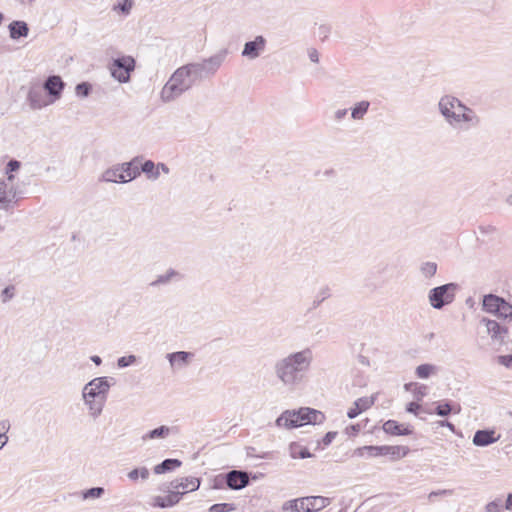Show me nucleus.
<instances>
[{
  "mask_svg": "<svg viewBox=\"0 0 512 512\" xmlns=\"http://www.w3.org/2000/svg\"><path fill=\"white\" fill-rule=\"evenodd\" d=\"M330 33H331V27L329 25L322 24L319 26L318 34L322 40H325L326 38H328Z\"/></svg>",
  "mask_w": 512,
  "mask_h": 512,
  "instance_id": "4d7b16f0",
  "label": "nucleus"
},
{
  "mask_svg": "<svg viewBox=\"0 0 512 512\" xmlns=\"http://www.w3.org/2000/svg\"><path fill=\"white\" fill-rule=\"evenodd\" d=\"M383 430L387 434L391 435H409L411 430L408 426L399 424L397 421L388 420L383 424Z\"/></svg>",
  "mask_w": 512,
  "mask_h": 512,
  "instance_id": "b1692460",
  "label": "nucleus"
},
{
  "mask_svg": "<svg viewBox=\"0 0 512 512\" xmlns=\"http://www.w3.org/2000/svg\"><path fill=\"white\" fill-rule=\"evenodd\" d=\"M383 446H363L354 451L358 457H378L383 456Z\"/></svg>",
  "mask_w": 512,
  "mask_h": 512,
  "instance_id": "c85d7f7f",
  "label": "nucleus"
},
{
  "mask_svg": "<svg viewBox=\"0 0 512 512\" xmlns=\"http://www.w3.org/2000/svg\"><path fill=\"white\" fill-rule=\"evenodd\" d=\"M101 181L107 183H125L123 174V166L121 164L114 165L106 169L101 175Z\"/></svg>",
  "mask_w": 512,
  "mask_h": 512,
  "instance_id": "a211bd4d",
  "label": "nucleus"
},
{
  "mask_svg": "<svg viewBox=\"0 0 512 512\" xmlns=\"http://www.w3.org/2000/svg\"><path fill=\"white\" fill-rule=\"evenodd\" d=\"M500 507H501V500L496 499L494 501L489 502L485 508H486V512H501Z\"/></svg>",
  "mask_w": 512,
  "mask_h": 512,
  "instance_id": "603ef678",
  "label": "nucleus"
},
{
  "mask_svg": "<svg viewBox=\"0 0 512 512\" xmlns=\"http://www.w3.org/2000/svg\"><path fill=\"white\" fill-rule=\"evenodd\" d=\"M267 40L262 35H257L253 40L247 41L242 49L241 56L248 60H255L266 50Z\"/></svg>",
  "mask_w": 512,
  "mask_h": 512,
  "instance_id": "9b49d317",
  "label": "nucleus"
},
{
  "mask_svg": "<svg viewBox=\"0 0 512 512\" xmlns=\"http://www.w3.org/2000/svg\"><path fill=\"white\" fill-rule=\"evenodd\" d=\"M44 90L51 97L50 104L59 100L65 88V82L58 75L49 76L43 83Z\"/></svg>",
  "mask_w": 512,
  "mask_h": 512,
  "instance_id": "f8f14e48",
  "label": "nucleus"
},
{
  "mask_svg": "<svg viewBox=\"0 0 512 512\" xmlns=\"http://www.w3.org/2000/svg\"><path fill=\"white\" fill-rule=\"evenodd\" d=\"M360 410H358L355 406L351 407L348 412H347V416L350 418V419H354L355 417H357L359 414H360Z\"/></svg>",
  "mask_w": 512,
  "mask_h": 512,
  "instance_id": "680f3d73",
  "label": "nucleus"
},
{
  "mask_svg": "<svg viewBox=\"0 0 512 512\" xmlns=\"http://www.w3.org/2000/svg\"><path fill=\"white\" fill-rule=\"evenodd\" d=\"M10 429V423L8 420L0 421V448H3L8 442V436L6 435Z\"/></svg>",
  "mask_w": 512,
  "mask_h": 512,
  "instance_id": "79ce46f5",
  "label": "nucleus"
},
{
  "mask_svg": "<svg viewBox=\"0 0 512 512\" xmlns=\"http://www.w3.org/2000/svg\"><path fill=\"white\" fill-rule=\"evenodd\" d=\"M439 368L433 364H421L416 367L415 374L420 379H427L432 375H436L438 373Z\"/></svg>",
  "mask_w": 512,
  "mask_h": 512,
  "instance_id": "7c9ffc66",
  "label": "nucleus"
},
{
  "mask_svg": "<svg viewBox=\"0 0 512 512\" xmlns=\"http://www.w3.org/2000/svg\"><path fill=\"white\" fill-rule=\"evenodd\" d=\"M370 108V102L362 100L354 104L351 108V118L355 121L363 120Z\"/></svg>",
  "mask_w": 512,
  "mask_h": 512,
  "instance_id": "bb28decb",
  "label": "nucleus"
},
{
  "mask_svg": "<svg viewBox=\"0 0 512 512\" xmlns=\"http://www.w3.org/2000/svg\"><path fill=\"white\" fill-rule=\"evenodd\" d=\"M496 316L500 319H511L512 318V305L501 298L500 305Z\"/></svg>",
  "mask_w": 512,
  "mask_h": 512,
  "instance_id": "c9c22d12",
  "label": "nucleus"
},
{
  "mask_svg": "<svg viewBox=\"0 0 512 512\" xmlns=\"http://www.w3.org/2000/svg\"><path fill=\"white\" fill-rule=\"evenodd\" d=\"M9 36L13 40H18L23 37H27L29 33V27L26 22L15 20L8 25Z\"/></svg>",
  "mask_w": 512,
  "mask_h": 512,
  "instance_id": "6ab92c4d",
  "label": "nucleus"
},
{
  "mask_svg": "<svg viewBox=\"0 0 512 512\" xmlns=\"http://www.w3.org/2000/svg\"><path fill=\"white\" fill-rule=\"evenodd\" d=\"M27 100L32 109L38 110L46 107L50 102L46 101L39 89H30L28 92Z\"/></svg>",
  "mask_w": 512,
  "mask_h": 512,
  "instance_id": "4be33fe9",
  "label": "nucleus"
},
{
  "mask_svg": "<svg viewBox=\"0 0 512 512\" xmlns=\"http://www.w3.org/2000/svg\"><path fill=\"white\" fill-rule=\"evenodd\" d=\"M176 276H178V272L173 269H169L164 274L158 275L157 278L151 282V286L157 287L160 285L168 284Z\"/></svg>",
  "mask_w": 512,
  "mask_h": 512,
  "instance_id": "f704fd0d",
  "label": "nucleus"
},
{
  "mask_svg": "<svg viewBox=\"0 0 512 512\" xmlns=\"http://www.w3.org/2000/svg\"><path fill=\"white\" fill-rule=\"evenodd\" d=\"M91 85L87 82H82L76 85L75 93L80 97H87L90 94Z\"/></svg>",
  "mask_w": 512,
  "mask_h": 512,
  "instance_id": "a18cd8bd",
  "label": "nucleus"
},
{
  "mask_svg": "<svg viewBox=\"0 0 512 512\" xmlns=\"http://www.w3.org/2000/svg\"><path fill=\"white\" fill-rule=\"evenodd\" d=\"M282 510L291 512H308L307 496L284 502L282 505Z\"/></svg>",
  "mask_w": 512,
  "mask_h": 512,
  "instance_id": "393cba45",
  "label": "nucleus"
},
{
  "mask_svg": "<svg viewBox=\"0 0 512 512\" xmlns=\"http://www.w3.org/2000/svg\"><path fill=\"white\" fill-rule=\"evenodd\" d=\"M420 408V405L416 402H410L407 407L406 411L409 413L416 414L417 410Z\"/></svg>",
  "mask_w": 512,
  "mask_h": 512,
  "instance_id": "052dcab7",
  "label": "nucleus"
},
{
  "mask_svg": "<svg viewBox=\"0 0 512 512\" xmlns=\"http://www.w3.org/2000/svg\"><path fill=\"white\" fill-rule=\"evenodd\" d=\"M437 110L444 122L454 131L468 132L481 125V117L474 109L452 94L442 95Z\"/></svg>",
  "mask_w": 512,
  "mask_h": 512,
  "instance_id": "f03ea898",
  "label": "nucleus"
},
{
  "mask_svg": "<svg viewBox=\"0 0 512 512\" xmlns=\"http://www.w3.org/2000/svg\"><path fill=\"white\" fill-rule=\"evenodd\" d=\"M114 383V379L107 376L93 378L84 385L81 393L82 400L94 398L107 401L109 390Z\"/></svg>",
  "mask_w": 512,
  "mask_h": 512,
  "instance_id": "423d86ee",
  "label": "nucleus"
},
{
  "mask_svg": "<svg viewBox=\"0 0 512 512\" xmlns=\"http://www.w3.org/2000/svg\"><path fill=\"white\" fill-rule=\"evenodd\" d=\"M375 400L376 395H372L370 397H361L354 402V406L360 410V412H363L369 409L374 404Z\"/></svg>",
  "mask_w": 512,
  "mask_h": 512,
  "instance_id": "4c0bfd02",
  "label": "nucleus"
},
{
  "mask_svg": "<svg viewBox=\"0 0 512 512\" xmlns=\"http://www.w3.org/2000/svg\"><path fill=\"white\" fill-rule=\"evenodd\" d=\"M172 373H178L190 366L194 359V353L188 351H176L167 353L165 356Z\"/></svg>",
  "mask_w": 512,
  "mask_h": 512,
  "instance_id": "9d476101",
  "label": "nucleus"
},
{
  "mask_svg": "<svg viewBox=\"0 0 512 512\" xmlns=\"http://www.w3.org/2000/svg\"><path fill=\"white\" fill-rule=\"evenodd\" d=\"M108 68L113 79L119 83H128L136 68V61L130 55H122L113 59Z\"/></svg>",
  "mask_w": 512,
  "mask_h": 512,
  "instance_id": "0eeeda50",
  "label": "nucleus"
},
{
  "mask_svg": "<svg viewBox=\"0 0 512 512\" xmlns=\"http://www.w3.org/2000/svg\"><path fill=\"white\" fill-rule=\"evenodd\" d=\"M149 475V470L146 467H141L131 470L127 476L131 481H137L139 478L142 480H147Z\"/></svg>",
  "mask_w": 512,
  "mask_h": 512,
  "instance_id": "ea45409f",
  "label": "nucleus"
},
{
  "mask_svg": "<svg viewBox=\"0 0 512 512\" xmlns=\"http://www.w3.org/2000/svg\"><path fill=\"white\" fill-rule=\"evenodd\" d=\"M14 176L9 175L6 179L0 180V209L9 210L15 206L19 196L13 184Z\"/></svg>",
  "mask_w": 512,
  "mask_h": 512,
  "instance_id": "1a4fd4ad",
  "label": "nucleus"
},
{
  "mask_svg": "<svg viewBox=\"0 0 512 512\" xmlns=\"http://www.w3.org/2000/svg\"><path fill=\"white\" fill-rule=\"evenodd\" d=\"M452 411L451 406L448 403H441L436 407V414L439 416H447Z\"/></svg>",
  "mask_w": 512,
  "mask_h": 512,
  "instance_id": "09e8293b",
  "label": "nucleus"
},
{
  "mask_svg": "<svg viewBox=\"0 0 512 512\" xmlns=\"http://www.w3.org/2000/svg\"><path fill=\"white\" fill-rule=\"evenodd\" d=\"M479 231L483 235H494L497 233V228L494 225H482L479 227Z\"/></svg>",
  "mask_w": 512,
  "mask_h": 512,
  "instance_id": "5fc2aeb1",
  "label": "nucleus"
},
{
  "mask_svg": "<svg viewBox=\"0 0 512 512\" xmlns=\"http://www.w3.org/2000/svg\"><path fill=\"white\" fill-rule=\"evenodd\" d=\"M347 113H348V109H345V108L337 109L333 113V120L336 123H340L346 117Z\"/></svg>",
  "mask_w": 512,
  "mask_h": 512,
  "instance_id": "864d4df0",
  "label": "nucleus"
},
{
  "mask_svg": "<svg viewBox=\"0 0 512 512\" xmlns=\"http://www.w3.org/2000/svg\"><path fill=\"white\" fill-rule=\"evenodd\" d=\"M289 453L293 459H297V458L305 459V458H310L312 456V454L308 451L307 448L302 447L301 445H299L297 443L290 444Z\"/></svg>",
  "mask_w": 512,
  "mask_h": 512,
  "instance_id": "72a5a7b5",
  "label": "nucleus"
},
{
  "mask_svg": "<svg viewBox=\"0 0 512 512\" xmlns=\"http://www.w3.org/2000/svg\"><path fill=\"white\" fill-rule=\"evenodd\" d=\"M325 419L321 411L302 407L299 410H286L275 421L277 427L286 429L298 428L308 424H321Z\"/></svg>",
  "mask_w": 512,
  "mask_h": 512,
  "instance_id": "20e7f679",
  "label": "nucleus"
},
{
  "mask_svg": "<svg viewBox=\"0 0 512 512\" xmlns=\"http://www.w3.org/2000/svg\"><path fill=\"white\" fill-rule=\"evenodd\" d=\"M170 486L175 491L181 493V496L187 492L195 491L200 486V481L195 477H185L181 479H175L170 483Z\"/></svg>",
  "mask_w": 512,
  "mask_h": 512,
  "instance_id": "2eb2a0df",
  "label": "nucleus"
},
{
  "mask_svg": "<svg viewBox=\"0 0 512 512\" xmlns=\"http://www.w3.org/2000/svg\"><path fill=\"white\" fill-rule=\"evenodd\" d=\"M156 166H157L159 174H160V172H162L164 174H169L170 173V169H169V167L165 163H158Z\"/></svg>",
  "mask_w": 512,
  "mask_h": 512,
  "instance_id": "e2e57ef3",
  "label": "nucleus"
},
{
  "mask_svg": "<svg viewBox=\"0 0 512 512\" xmlns=\"http://www.w3.org/2000/svg\"><path fill=\"white\" fill-rule=\"evenodd\" d=\"M336 432H328L322 439V443L324 446H328L336 437Z\"/></svg>",
  "mask_w": 512,
  "mask_h": 512,
  "instance_id": "13d9d810",
  "label": "nucleus"
},
{
  "mask_svg": "<svg viewBox=\"0 0 512 512\" xmlns=\"http://www.w3.org/2000/svg\"><path fill=\"white\" fill-rule=\"evenodd\" d=\"M420 272L424 278L430 279L437 272V264L431 261L423 262L420 265Z\"/></svg>",
  "mask_w": 512,
  "mask_h": 512,
  "instance_id": "e433bc0d",
  "label": "nucleus"
},
{
  "mask_svg": "<svg viewBox=\"0 0 512 512\" xmlns=\"http://www.w3.org/2000/svg\"><path fill=\"white\" fill-rule=\"evenodd\" d=\"M181 499V493L171 491L167 496H154L150 499V505L155 508H169L176 505Z\"/></svg>",
  "mask_w": 512,
  "mask_h": 512,
  "instance_id": "dca6fc26",
  "label": "nucleus"
},
{
  "mask_svg": "<svg viewBox=\"0 0 512 512\" xmlns=\"http://www.w3.org/2000/svg\"><path fill=\"white\" fill-rule=\"evenodd\" d=\"M329 296H330V290L328 287H325L318 292L314 303L320 304L322 301H324Z\"/></svg>",
  "mask_w": 512,
  "mask_h": 512,
  "instance_id": "6e6d98bb",
  "label": "nucleus"
},
{
  "mask_svg": "<svg viewBox=\"0 0 512 512\" xmlns=\"http://www.w3.org/2000/svg\"><path fill=\"white\" fill-rule=\"evenodd\" d=\"M453 494V490H450V489H442V490H438V491H432L431 493H429L428 495V499L429 501H434V498L435 497H438V496H451Z\"/></svg>",
  "mask_w": 512,
  "mask_h": 512,
  "instance_id": "8fccbe9b",
  "label": "nucleus"
},
{
  "mask_svg": "<svg viewBox=\"0 0 512 512\" xmlns=\"http://www.w3.org/2000/svg\"><path fill=\"white\" fill-rule=\"evenodd\" d=\"M133 0H116L114 10L120 11L124 15H128L132 9Z\"/></svg>",
  "mask_w": 512,
  "mask_h": 512,
  "instance_id": "a19ab883",
  "label": "nucleus"
},
{
  "mask_svg": "<svg viewBox=\"0 0 512 512\" xmlns=\"http://www.w3.org/2000/svg\"><path fill=\"white\" fill-rule=\"evenodd\" d=\"M501 298L496 295H486L483 298L482 307L487 313L496 315L499 309Z\"/></svg>",
  "mask_w": 512,
  "mask_h": 512,
  "instance_id": "cd10ccee",
  "label": "nucleus"
},
{
  "mask_svg": "<svg viewBox=\"0 0 512 512\" xmlns=\"http://www.w3.org/2000/svg\"><path fill=\"white\" fill-rule=\"evenodd\" d=\"M227 486L232 490H240L249 484L248 473L241 470H232L225 475Z\"/></svg>",
  "mask_w": 512,
  "mask_h": 512,
  "instance_id": "ddd939ff",
  "label": "nucleus"
},
{
  "mask_svg": "<svg viewBox=\"0 0 512 512\" xmlns=\"http://www.w3.org/2000/svg\"><path fill=\"white\" fill-rule=\"evenodd\" d=\"M147 178L151 181H155L159 178V173L156 164L152 160H146L140 168Z\"/></svg>",
  "mask_w": 512,
  "mask_h": 512,
  "instance_id": "473e14b6",
  "label": "nucleus"
},
{
  "mask_svg": "<svg viewBox=\"0 0 512 512\" xmlns=\"http://www.w3.org/2000/svg\"><path fill=\"white\" fill-rule=\"evenodd\" d=\"M408 448L405 446H388L383 445V456H391L393 459H399L406 456Z\"/></svg>",
  "mask_w": 512,
  "mask_h": 512,
  "instance_id": "2f4dec72",
  "label": "nucleus"
},
{
  "mask_svg": "<svg viewBox=\"0 0 512 512\" xmlns=\"http://www.w3.org/2000/svg\"><path fill=\"white\" fill-rule=\"evenodd\" d=\"M481 323L485 325L487 333L491 336L493 340H497L500 342L503 341L505 335L507 334V329L505 327L501 326L495 320H490L487 318H483L481 320Z\"/></svg>",
  "mask_w": 512,
  "mask_h": 512,
  "instance_id": "f3484780",
  "label": "nucleus"
},
{
  "mask_svg": "<svg viewBox=\"0 0 512 512\" xmlns=\"http://www.w3.org/2000/svg\"><path fill=\"white\" fill-rule=\"evenodd\" d=\"M16 288L14 285H9L1 291L0 299L2 303H7L15 297Z\"/></svg>",
  "mask_w": 512,
  "mask_h": 512,
  "instance_id": "37998d69",
  "label": "nucleus"
},
{
  "mask_svg": "<svg viewBox=\"0 0 512 512\" xmlns=\"http://www.w3.org/2000/svg\"><path fill=\"white\" fill-rule=\"evenodd\" d=\"M90 359L96 365H100L102 363V359L99 356H97V355L91 356Z\"/></svg>",
  "mask_w": 512,
  "mask_h": 512,
  "instance_id": "774afa93",
  "label": "nucleus"
},
{
  "mask_svg": "<svg viewBox=\"0 0 512 512\" xmlns=\"http://www.w3.org/2000/svg\"><path fill=\"white\" fill-rule=\"evenodd\" d=\"M497 362L506 368H512V354L498 356Z\"/></svg>",
  "mask_w": 512,
  "mask_h": 512,
  "instance_id": "3c124183",
  "label": "nucleus"
},
{
  "mask_svg": "<svg viewBox=\"0 0 512 512\" xmlns=\"http://www.w3.org/2000/svg\"><path fill=\"white\" fill-rule=\"evenodd\" d=\"M105 493L104 488L102 487H93L87 490L82 491L81 496L83 500L88 499H98L102 497Z\"/></svg>",
  "mask_w": 512,
  "mask_h": 512,
  "instance_id": "58836bf2",
  "label": "nucleus"
},
{
  "mask_svg": "<svg viewBox=\"0 0 512 512\" xmlns=\"http://www.w3.org/2000/svg\"><path fill=\"white\" fill-rule=\"evenodd\" d=\"M19 166H20V164H19V162H18V161H16V160H11V161H9V163H8V165H7L8 169H9L10 171H15V170H17V169L19 168Z\"/></svg>",
  "mask_w": 512,
  "mask_h": 512,
  "instance_id": "69168bd1",
  "label": "nucleus"
},
{
  "mask_svg": "<svg viewBox=\"0 0 512 512\" xmlns=\"http://www.w3.org/2000/svg\"><path fill=\"white\" fill-rule=\"evenodd\" d=\"M83 403L87 409L88 415L93 419H97L103 412L106 400L87 398L83 400Z\"/></svg>",
  "mask_w": 512,
  "mask_h": 512,
  "instance_id": "aec40b11",
  "label": "nucleus"
},
{
  "mask_svg": "<svg viewBox=\"0 0 512 512\" xmlns=\"http://www.w3.org/2000/svg\"><path fill=\"white\" fill-rule=\"evenodd\" d=\"M439 425L440 426H443L445 428H448L450 431H452L453 433L455 432V426L454 424H452L451 422H448V421H439Z\"/></svg>",
  "mask_w": 512,
  "mask_h": 512,
  "instance_id": "0e129e2a",
  "label": "nucleus"
},
{
  "mask_svg": "<svg viewBox=\"0 0 512 512\" xmlns=\"http://www.w3.org/2000/svg\"><path fill=\"white\" fill-rule=\"evenodd\" d=\"M138 158H134L129 162L121 163L123 166V174L125 176V183L136 179L140 174L141 170L137 165Z\"/></svg>",
  "mask_w": 512,
  "mask_h": 512,
  "instance_id": "5701e85b",
  "label": "nucleus"
},
{
  "mask_svg": "<svg viewBox=\"0 0 512 512\" xmlns=\"http://www.w3.org/2000/svg\"><path fill=\"white\" fill-rule=\"evenodd\" d=\"M227 53L224 49L201 62L189 63L197 81L213 76L225 61Z\"/></svg>",
  "mask_w": 512,
  "mask_h": 512,
  "instance_id": "39448f33",
  "label": "nucleus"
},
{
  "mask_svg": "<svg viewBox=\"0 0 512 512\" xmlns=\"http://www.w3.org/2000/svg\"><path fill=\"white\" fill-rule=\"evenodd\" d=\"M427 390L428 388L426 385L417 383L415 385V388L413 389V394L418 400H421L423 397L427 395Z\"/></svg>",
  "mask_w": 512,
  "mask_h": 512,
  "instance_id": "de8ad7c7",
  "label": "nucleus"
},
{
  "mask_svg": "<svg viewBox=\"0 0 512 512\" xmlns=\"http://www.w3.org/2000/svg\"><path fill=\"white\" fill-rule=\"evenodd\" d=\"M181 464V461L178 459H165L163 462L154 467V473L163 474L180 467Z\"/></svg>",
  "mask_w": 512,
  "mask_h": 512,
  "instance_id": "c756f323",
  "label": "nucleus"
},
{
  "mask_svg": "<svg viewBox=\"0 0 512 512\" xmlns=\"http://www.w3.org/2000/svg\"><path fill=\"white\" fill-rule=\"evenodd\" d=\"M505 509L508 511H512V493L507 495V499L505 502Z\"/></svg>",
  "mask_w": 512,
  "mask_h": 512,
  "instance_id": "338daca9",
  "label": "nucleus"
},
{
  "mask_svg": "<svg viewBox=\"0 0 512 512\" xmlns=\"http://www.w3.org/2000/svg\"><path fill=\"white\" fill-rule=\"evenodd\" d=\"M137 358L135 355L122 356L117 360V366L119 368L128 367L136 362Z\"/></svg>",
  "mask_w": 512,
  "mask_h": 512,
  "instance_id": "49530a36",
  "label": "nucleus"
},
{
  "mask_svg": "<svg viewBox=\"0 0 512 512\" xmlns=\"http://www.w3.org/2000/svg\"><path fill=\"white\" fill-rule=\"evenodd\" d=\"M170 432V427L162 425L143 434L141 440L147 442L148 440L165 439L169 436Z\"/></svg>",
  "mask_w": 512,
  "mask_h": 512,
  "instance_id": "a878e982",
  "label": "nucleus"
},
{
  "mask_svg": "<svg viewBox=\"0 0 512 512\" xmlns=\"http://www.w3.org/2000/svg\"><path fill=\"white\" fill-rule=\"evenodd\" d=\"M313 360L314 355L310 348L290 352L276 360L273 366L274 375L284 386L295 388L307 378Z\"/></svg>",
  "mask_w": 512,
  "mask_h": 512,
  "instance_id": "f257e3e1",
  "label": "nucleus"
},
{
  "mask_svg": "<svg viewBox=\"0 0 512 512\" xmlns=\"http://www.w3.org/2000/svg\"><path fill=\"white\" fill-rule=\"evenodd\" d=\"M235 510L233 503H218L209 508V512H230Z\"/></svg>",
  "mask_w": 512,
  "mask_h": 512,
  "instance_id": "c03bdc74",
  "label": "nucleus"
},
{
  "mask_svg": "<svg viewBox=\"0 0 512 512\" xmlns=\"http://www.w3.org/2000/svg\"><path fill=\"white\" fill-rule=\"evenodd\" d=\"M308 56H309V59L314 62V63H318L319 62V53L316 49L312 48L308 51Z\"/></svg>",
  "mask_w": 512,
  "mask_h": 512,
  "instance_id": "bf43d9fd",
  "label": "nucleus"
},
{
  "mask_svg": "<svg viewBox=\"0 0 512 512\" xmlns=\"http://www.w3.org/2000/svg\"><path fill=\"white\" fill-rule=\"evenodd\" d=\"M197 82V78L188 63L177 68L160 91V99L170 103L190 90Z\"/></svg>",
  "mask_w": 512,
  "mask_h": 512,
  "instance_id": "7ed1b4c3",
  "label": "nucleus"
},
{
  "mask_svg": "<svg viewBox=\"0 0 512 512\" xmlns=\"http://www.w3.org/2000/svg\"><path fill=\"white\" fill-rule=\"evenodd\" d=\"M499 439L500 435H496L495 430H477L473 436L472 443L477 447H486L496 443Z\"/></svg>",
  "mask_w": 512,
  "mask_h": 512,
  "instance_id": "4468645a",
  "label": "nucleus"
},
{
  "mask_svg": "<svg viewBox=\"0 0 512 512\" xmlns=\"http://www.w3.org/2000/svg\"><path fill=\"white\" fill-rule=\"evenodd\" d=\"M331 499L324 496H307L308 512H319L330 505Z\"/></svg>",
  "mask_w": 512,
  "mask_h": 512,
  "instance_id": "412c9836",
  "label": "nucleus"
},
{
  "mask_svg": "<svg viewBox=\"0 0 512 512\" xmlns=\"http://www.w3.org/2000/svg\"><path fill=\"white\" fill-rule=\"evenodd\" d=\"M457 290L456 283H447L432 288L428 293V302L434 309L441 310L454 301Z\"/></svg>",
  "mask_w": 512,
  "mask_h": 512,
  "instance_id": "6e6552de",
  "label": "nucleus"
}]
</instances>
